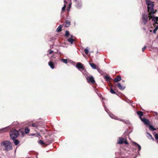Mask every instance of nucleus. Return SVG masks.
I'll return each instance as SVG.
<instances>
[{
    "label": "nucleus",
    "mask_w": 158,
    "mask_h": 158,
    "mask_svg": "<svg viewBox=\"0 0 158 158\" xmlns=\"http://www.w3.org/2000/svg\"><path fill=\"white\" fill-rule=\"evenodd\" d=\"M2 146H4V149L6 151L12 150V148L11 143L8 141H2L1 143Z\"/></svg>",
    "instance_id": "f257e3e1"
},
{
    "label": "nucleus",
    "mask_w": 158,
    "mask_h": 158,
    "mask_svg": "<svg viewBox=\"0 0 158 158\" xmlns=\"http://www.w3.org/2000/svg\"><path fill=\"white\" fill-rule=\"evenodd\" d=\"M10 136L12 139L16 138L19 135V132L15 129H12L10 132Z\"/></svg>",
    "instance_id": "f03ea898"
},
{
    "label": "nucleus",
    "mask_w": 158,
    "mask_h": 158,
    "mask_svg": "<svg viewBox=\"0 0 158 158\" xmlns=\"http://www.w3.org/2000/svg\"><path fill=\"white\" fill-rule=\"evenodd\" d=\"M152 13H149L148 15L143 14L142 15V19H143V22L144 24H145L148 21V18H149V19H151V14Z\"/></svg>",
    "instance_id": "7ed1b4c3"
},
{
    "label": "nucleus",
    "mask_w": 158,
    "mask_h": 158,
    "mask_svg": "<svg viewBox=\"0 0 158 158\" xmlns=\"http://www.w3.org/2000/svg\"><path fill=\"white\" fill-rule=\"evenodd\" d=\"M45 142H47V145H48L53 141L52 139H51L50 135H45Z\"/></svg>",
    "instance_id": "20e7f679"
},
{
    "label": "nucleus",
    "mask_w": 158,
    "mask_h": 158,
    "mask_svg": "<svg viewBox=\"0 0 158 158\" xmlns=\"http://www.w3.org/2000/svg\"><path fill=\"white\" fill-rule=\"evenodd\" d=\"M123 143L127 144H128L126 139L125 140L123 137H119L117 143L119 144H122Z\"/></svg>",
    "instance_id": "39448f33"
},
{
    "label": "nucleus",
    "mask_w": 158,
    "mask_h": 158,
    "mask_svg": "<svg viewBox=\"0 0 158 158\" xmlns=\"http://www.w3.org/2000/svg\"><path fill=\"white\" fill-rule=\"evenodd\" d=\"M75 5L76 7L79 9H80L82 6V2L80 0H74Z\"/></svg>",
    "instance_id": "423d86ee"
},
{
    "label": "nucleus",
    "mask_w": 158,
    "mask_h": 158,
    "mask_svg": "<svg viewBox=\"0 0 158 158\" xmlns=\"http://www.w3.org/2000/svg\"><path fill=\"white\" fill-rule=\"evenodd\" d=\"M148 11L149 13H152V14L154 13V4H152V5H148Z\"/></svg>",
    "instance_id": "0eeeda50"
},
{
    "label": "nucleus",
    "mask_w": 158,
    "mask_h": 158,
    "mask_svg": "<svg viewBox=\"0 0 158 158\" xmlns=\"http://www.w3.org/2000/svg\"><path fill=\"white\" fill-rule=\"evenodd\" d=\"M87 80L88 82L89 83H91L93 84H94L95 83V81L92 76H88L87 78Z\"/></svg>",
    "instance_id": "6e6552de"
},
{
    "label": "nucleus",
    "mask_w": 158,
    "mask_h": 158,
    "mask_svg": "<svg viewBox=\"0 0 158 158\" xmlns=\"http://www.w3.org/2000/svg\"><path fill=\"white\" fill-rule=\"evenodd\" d=\"M54 57V56H52L50 58L51 61L48 62V65L52 69H54L55 68L54 63L52 61L53 60V57Z\"/></svg>",
    "instance_id": "1a4fd4ad"
},
{
    "label": "nucleus",
    "mask_w": 158,
    "mask_h": 158,
    "mask_svg": "<svg viewBox=\"0 0 158 158\" xmlns=\"http://www.w3.org/2000/svg\"><path fill=\"white\" fill-rule=\"evenodd\" d=\"M116 86H117L120 90H123L125 88V87L119 83H117L116 84Z\"/></svg>",
    "instance_id": "9d476101"
},
{
    "label": "nucleus",
    "mask_w": 158,
    "mask_h": 158,
    "mask_svg": "<svg viewBox=\"0 0 158 158\" xmlns=\"http://www.w3.org/2000/svg\"><path fill=\"white\" fill-rule=\"evenodd\" d=\"M141 120L145 125H149L150 123V121L148 119L144 118H141Z\"/></svg>",
    "instance_id": "9b49d317"
},
{
    "label": "nucleus",
    "mask_w": 158,
    "mask_h": 158,
    "mask_svg": "<svg viewBox=\"0 0 158 158\" xmlns=\"http://www.w3.org/2000/svg\"><path fill=\"white\" fill-rule=\"evenodd\" d=\"M121 80V77L120 75L116 76L114 79V82H117L120 81Z\"/></svg>",
    "instance_id": "f8f14e48"
},
{
    "label": "nucleus",
    "mask_w": 158,
    "mask_h": 158,
    "mask_svg": "<svg viewBox=\"0 0 158 158\" xmlns=\"http://www.w3.org/2000/svg\"><path fill=\"white\" fill-rule=\"evenodd\" d=\"M39 143L42 145H44V147L48 145L47 144V142H45V140L44 142L42 140H40L39 141Z\"/></svg>",
    "instance_id": "ddd939ff"
},
{
    "label": "nucleus",
    "mask_w": 158,
    "mask_h": 158,
    "mask_svg": "<svg viewBox=\"0 0 158 158\" xmlns=\"http://www.w3.org/2000/svg\"><path fill=\"white\" fill-rule=\"evenodd\" d=\"M76 67L78 69H83V64L81 63H78L76 64Z\"/></svg>",
    "instance_id": "4468645a"
},
{
    "label": "nucleus",
    "mask_w": 158,
    "mask_h": 158,
    "mask_svg": "<svg viewBox=\"0 0 158 158\" xmlns=\"http://www.w3.org/2000/svg\"><path fill=\"white\" fill-rule=\"evenodd\" d=\"M133 146H134L135 147H138L139 151H140L141 150V147L139 145V144H138V143H136L135 142H133Z\"/></svg>",
    "instance_id": "2eb2a0df"
},
{
    "label": "nucleus",
    "mask_w": 158,
    "mask_h": 158,
    "mask_svg": "<svg viewBox=\"0 0 158 158\" xmlns=\"http://www.w3.org/2000/svg\"><path fill=\"white\" fill-rule=\"evenodd\" d=\"M113 85L112 84H111L110 87V92L112 94H116V93L114 91V90L112 89Z\"/></svg>",
    "instance_id": "dca6fc26"
},
{
    "label": "nucleus",
    "mask_w": 158,
    "mask_h": 158,
    "mask_svg": "<svg viewBox=\"0 0 158 158\" xmlns=\"http://www.w3.org/2000/svg\"><path fill=\"white\" fill-rule=\"evenodd\" d=\"M89 64L93 69H96L97 68V66L94 63H90Z\"/></svg>",
    "instance_id": "f3484780"
},
{
    "label": "nucleus",
    "mask_w": 158,
    "mask_h": 158,
    "mask_svg": "<svg viewBox=\"0 0 158 158\" xmlns=\"http://www.w3.org/2000/svg\"><path fill=\"white\" fill-rule=\"evenodd\" d=\"M149 129L151 130V131H154L155 130H156V129L152 125H151L149 124Z\"/></svg>",
    "instance_id": "a211bd4d"
},
{
    "label": "nucleus",
    "mask_w": 158,
    "mask_h": 158,
    "mask_svg": "<svg viewBox=\"0 0 158 158\" xmlns=\"http://www.w3.org/2000/svg\"><path fill=\"white\" fill-rule=\"evenodd\" d=\"M70 25V22L68 20H66L65 22V26L69 27Z\"/></svg>",
    "instance_id": "6ab92c4d"
},
{
    "label": "nucleus",
    "mask_w": 158,
    "mask_h": 158,
    "mask_svg": "<svg viewBox=\"0 0 158 158\" xmlns=\"http://www.w3.org/2000/svg\"><path fill=\"white\" fill-rule=\"evenodd\" d=\"M68 41L70 44H72L73 42L75 41V40L73 38H69L68 39Z\"/></svg>",
    "instance_id": "aec40b11"
},
{
    "label": "nucleus",
    "mask_w": 158,
    "mask_h": 158,
    "mask_svg": "<svg viewBox=\"0 0 158 158\" xmlns=\"http://www.w3.org/2000/svg\"><path fill=\"white\" fill-rule=\"evenodd\" d=\"M29 126H32L33 127H38V125L37 124L33 123H29Z\"/></svg>",
    "instance_id": "412c9836"
},
{
    "label": "nucleus",
    "mask_w": 158,
    "mask_h": 158,
    "mask_svg": "<svg viewBox=\"0 0 158 158\" xmlns=\"http://www.w3.org/2000/svg\"><path fill=\"white\" fill-rule=\"evenodd\" d=\"M137 114L139 115V117L140 119H141V118H142L141 117L143 116V114L142 112L141 111H138L137 112Z\"/></svg>",
    "instance_id": "4be33fe9"
},
{
    "label": "nucleus",
    "mask_w": 158,
    "mask_h": 158,
    "mask_svg": "<svg viewBox=\"0 0 158 158\" xmlns=\"http://www.w3.org/2000/svg\"><path fill=\"white\" fill-rule=\"evenodd\" d=\"M12 140H13L14 143L16 145H18L19 143V141L17 139H14Z\"/></svg>",
    "instance_id": "5701e85b"
},
{
    "label": "nucleus",
    "mask_w": 158,
    "mask_h": 158,
    "mask_svg": "<svg viewBox=\"0 0 158 158\" xmlns=\"http://www.w3.org/2000/svg\"><path fill=\"white\" fill-rule=\"evenodd\" d=\"M25 133L27 134L29 133L30 131V129L28 127H26L25 128Z\"/></svg>",
    "instance_id": "b1692460"
},
{
    "label": "nucleus",
    "mask_w": 158,
    "mask_h": 158,
    "mask_svg": "<svg viewBox=\"0 0 158 158\" xmlns=\"http://www.w3.org/2000/svg\"><path fill=\"white\" fill-rule=\"evenodd\" d=\"M146 2L147 5H152V4L153 3V2L149 0H147Z\"/></svg>",
    "instance_id": "393cba45"
},
{
    "label": "nucleus",
    "mask_w": 158,
    "mask_h": 158,
    "mask_svg": "<svg viewBox=\"0 0 158 158\" xmlns=\"http://www.w3.org/2000/svg\"><path fill=\"white\" fill-rule=\"evenodd\" d=\"M151 19L152 20L154 21L155 22L158 21V17H153L151 16Z\"/></svg>",
    "instance_id": "a878e982"
},
{
    "label": "nucleus",
    "mask_w": 158,
    "mask_h": 158,
    "mask_svg": "<svg viewBox=\"0 0 158 158\" xmlns=\"http://www.w3.org/2000/svg\"><path fill=\"white\" fill-rule=\"evenodd\" d=\"M62 30V26L61 25H60L56 29V31L57 32H60Z\"/></svg>",
    "instance_id": "bb28decb"
},
{
    "label": "nucleus",
    "mask_w": 158,
    "mask_h": 158,
    "mask_svg": "<svg viewBox=\"0 0 158 158\" xmlns=\"http://www.w3.org/2000/svg\"><path fill=\"white\" fill-rule=\"evenodd\" d=\"M105 78L106 80L107 81H110L111 79L110 77L107 76H106L105 77Z\"/></svg>",
    "instance_id": "cd10ccee"
},
{
    "label": "nucleus",
    "mask_w": 158,
    "mask_h": 158,
    "mask_svg": "<svg viewBox=\"0 0 158 158\" xmlns=\"http://www.w3.org/2000/svg\"><path fill=\"white\" fill-rule=\"evenodd\" d=\"M69 34H70V33H69V32L68 31H65V36L67 37H68Z\"/></svg>",
    "instance_id": "c85d7f7f"
},
{
    "label": "nucleus",
    "mask_w": 158,
    "mask_h": 158,
    "mask_svg": "<svg viewBox=\"0 0 158 158\" xmlns=\"http://www.w3.org/2000/svg\"><path fill=\"white\" fill-rule=\"evenodd\" d=\"M84 52L86 54H88L89 53V50L88 48H87L84 49Z\"/></svg>",
    "instance_id": "c756f323"
},
{
    "label": "nucleus",
    "mask_w": 158,
    "mask_h": 158,
    "mask_svg": "<svg viewBox=\"0 0 158 158\" xmlns=\"http://www.w3.org/2000/svg\"><path fill=\"white\" fill-rule=\"evenodd\" d=\"M61 60L63 62H64L65 64H67L68 63V61H67V59H62Z\"/></svg>",
    "instance_id": "7c9ffc66"
},
{
    "label": "nucleus",
    "mask_w": 158,
    "mask_h": 158,
    "mask_svg": "<svg viewBox=\"0 0 158 158\" xmlns=\"http://www.w3.org/2000/svg\"><path fill=\"white\" fill-rule=\"evenodd\" d=\"M158 29V26H157L155 27V28L153 30V33H154L155 34L156 33V31H157V30Z\"/></svg>",
    "instance_id": "2f4dec72"
},
{
    "label": "nucleus",
    "mask_w": 158,
    "mask_h": 158,
    "mask_svg": "<svg viewBox=\"0 0 158 158\" xmlns=\"http://www.w3.org/2000/svg\"><path fill=\"white\" fill-rule=\"evenodd\" d=\"M147 137H150L152 139H153L152 135L149 133L147 132Z\"/></svg>",
    "instance_id": "473e14b6"
},
{
    "label": "nucleus",
    "mask_w": 158,
    "mask_h": 158,
    "mask_svg": "<svg viewBox=\"0 0 158 158\" xmlns=\"http://www.w3.org/2000/svg\"><path fill=\"white\" fill-rule=\"evenodd\" d=\"M155 137L156 139L158 140V134H156L155 135Z\"/></svg>",
    "instance_id": "72a5a7b5"
},
{
    "label": "nucleus",
    "mask_w": 158,
    "mask_h": 158,
    "mask_svg": "<svg viewBox=\"0 0 158 158\" xmlns=\"http://www.w3.org/2000/svg\"><path fill=\"white\" fill-rule=\"evenodd\" d=\"M66 6V4H64V6H63V7H62V11H64L65 10Z\"/></svg>",
    "instance_id": "f704fd0d"
},
{
    "label": "nucleus",
    "mask_w": 158,
    "mask_h": 158,
    "mask_svg": "<svg viewBox=\"0 0 158 158\" xmlns=\"http://www.w3.org/2000/svg\"><path fill=\"white\" fill-rule=\"evenodd\" d=\"M96 69H97L98 70V71L99 73H100L101 71V69L98 67H97Z\"/></svg>",
    "instance_id": "c9c22d12"
},
{
    "label": "nucleus",
    "mask_w": 158,
    "mask_h": 158,
    "mask_svg": "<svg viewBox=\"0 0 158 158\" xmlns=\"http://www.w3.org/2000/svg\"><path fill=\"white\" fill-rule=\"evenodd\" d=\"M146 48V46H144L143 48H142V51L143 52H144V50H145V49Z\"/></svg>",
    "instance_id": "e433bc0d"
},
{
    "label": "nucleus",
    "mask_w": 158,
    "mask_h": 158,
    "mask_svg": "<svg viewBox=\"0 0 158 158\" xmlns=\"http://www.w3.org/2000/svg\"><path fill=\"white\" fill-rule=\"evenodd\" d=\"M53 52L54 51L53 50L50 51L49 52V54H52V53H53Z\"/></svg>",
    "instance_id": "4c0bfd02"
},
{
    "label": "nucleus",
    "mask_w": 158,
    "mask_h": 158,
    "mask_svg": "<svg viewBox=\"0 0 158 158\" xmlns=\"http://www.w3.org/2000/svg\"><path fill=\"white\" fill-rule=\"evenodd\" d=\"M130 127H129V134L130 133H131L132 131V130L131 129V130H130Z\"/></svg>",
    "instance_id": "58836bf2"
},
{
    "label": "nucleus",
    "mask_w": 158,
    "mask_h": 158,
    "mask_svg": "<svg viewBox=\"0 0 158 158\" xmlns=\"http://www.w3.org/2000/svg\"><path fill=\"white\" fill-rule=\"evenodd\" d=\"M71 4H70L69 5V8L71 7Z\"/></svg>",
    "instance_id": "ea45409f"
},
{
    "label": "nucleus",
    "mask_w": 158,
    "mask_h": 158,
    "mask_svg": "<svg viewBox=\"0 0 158 158\" xmlns=\"http://www.w3.org/2000/svg\"><path fill=\"white\" fill-rule=\"evenodd\" d=\"M73 35H71V37L70 38H73Z\"/></svg>",
    "instance_id": "a19ab883"
},
{
    "label": "nucleus",
    "mask_w": 158,
    "mask_h": 158,
    "mask_svg": "<svg viewBox=\"0 0 158 158\" xmlns=\"http://www.w3.org/2000/svg\"><path fill=\"white\" fill-rule=\"evenodd\" d=\"M64 2L66 3H67V2L65 1H64Z\"/></svg>",
    "instance_id": "79ce46f5"
},
{
    "label": "nucleus",
    "mask_w": 158,
    "mask_h": 158,
    "mask_svg": "<svg viewBox=\"0 0 158 158\" xmlns=\"http://www.w3.org/2000/svg\"><path fill=\"white\" fill-rule=\"evenodd\" d=\"M143 28V29H144V30H145V28Z\"/></svg>",
    "instance_id": "37998d69"
},
{
    "label": "nucleus",
    "mask_w": 158,
    "mask_h": 158,
    "mask_svg": "<svg viewBox=\"0 0 158 158\" xmlns=\"http://www.w3.org/2000/svg\"><path fill=\"white\" fill-rule=\"evenodd\" d=\"M122 158H125L124 157H123Z\"/></svg>",
    "instance_id": "c03bdc74"
},
{
    "label": "nucleus",
    "mask_w": 158,
    "mask_h": 158,
    "mask_svg": "<svg viewBox=\"0 0 158 158\" xmlns=\"http://www.w3.org/2000/svg\"><path fill=\"white\" fill-rule=\"evenodd\" d=\"M129 140H130L131 139L130 138H129Z\"/></svg>",
    "instance_id": "a18cd8bd"
}]
</instances>
